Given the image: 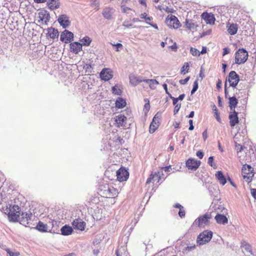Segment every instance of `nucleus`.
I'll return each instance as SVG.
<instances>
[{"mask_svg":"<svg viewBox=\"0 0 256 256\" xmlns=\"http://www.w3.org/2000/svg\"><path fill=\"white\" fill-rule=\"evenodd\" d=\"M100 195L106 198H115L119 194L118 189L116 188V184L113 182L102 184L99 187Z\"/></svg>","mask_w":256,"mask_h":256,"instance_id":"nucleus-1","label":"nucleus"},{"mask_svg":"<svg viewBox=\"0 0 256 256\" xmlns=\"http://www.w3.org/2000/svg\"><path fill=\"white\" fill-rule=\"evenodd\" d=\"M8 218L10 221L16 222L18 221L20 215V208L18 205H10L6 210Z\"/></svg>","mask_w":256,"mask_h":256,"instance_id":"nucleus-2","label":"nucleus"},{"mask_svg":"<svg viewBox=\"0 0 256 256\" xmlns=\"http://www.w3.org/2000/svg\"><path fill=\"white\" fill-rule=\"evenodd\" d=\"M242 174L244 179L248 183H250L252 181L254 174V168L249 164H244L242 169Z\"/></svg>","mask_w":256,"mask_h":256,"instance_id":"nucleus-3","label":"nucleus"},{"mask_svg":"<svg viewBox=\"0 0 256 256\" xmlns=\"http://www.w3.org/2000/svg\"><path fill=\"white\" fill-rule=\"evenodd\" d=\"M248 58V53L244 48L238 49L235 54L234 63L237 64H244Z\"/></svg>","mask_w":256,"mask_h":256,"instance_id":"nucleus-4","label":"nucleus"},{"mask_svg":"<svg viewBox=\"0 0 256 256\" xmlns=\"http://www.w3.org/2000/svg\"><path fill=\"white\" fill-rule=\"evenodd\" d=\"M212 218L210 214L206 213L199 216L193 223V225L200 228H204L209 224V220Z\"/></svg>","mask_w":256,"mask_h":256,"instance_id":"nucleus-5","label":"nucleus"},{"mask_svg":"<svg viewBox=\"0 0 256 256\" xmlns=\"http://www.w3.org/2000/svg\"><path fill=\"white\" fill-rule=\"evenodd\" d=\"M212 236V232L211 231L204 230L198 236L196 242L200 245H203L210 240Z\"/></svg>","mask_w":256,"mask_h":256,"instance_id":"nucleus-6","label":"nucleus"},{"mask_svg":"<svg viewBox=\"0 0 256 256\" xmlns=\"http://www.w3.org/2000/svg\"><path fill=\"white\" fill-rule=\"evenodd\" d=\"M166 22L170 28L178 29L181 26V24L178 18L174 15H168L166 19Z\"/></svg>","mask_w":256,"mask_h":256,"instance_id":"nucleus-7","label":"nucleus"},{"mask_svg":"<svg viewBox=\"0 0 256 256\" xmlns=\"http://www.w3.org/2000/svg\"><path fill=\"white\" fill-rule=\"evenodd\" d=\"M161 119V114L158 112L153 118L151 122L149 132L150 134H153L158 128L160 124V120Z\"/></svg>","mask_w":256,"mask_h":256,"instance_id":"nucleus-8","label":"nucleus"},{"mask_svg":"<svg viewBox=\"0 0 256 256\" xmlns=\"http://www.w3.org/2000/svg\"><path fill=\"white\" fill-rule=\"evenodd\" d=\"M129 176V173L124 168L121 167L116 172V179L120 182L126 181Z\"/></svg>","mask_w":256,"mask_h":256,"instance_id":"nucleus-9","label":"nucleus"},{"mask_svg":"<svg viewBox=\"0 0 256 256\" xmlns=\"http://www.w3.org/2000/svg\"><path fill=\"white\" fill-rule=\"evenodd\" d=\"M228 81L230 86L236 88L240 81L239 76L235 71H231L228 76Z\"/></svg>","mask_w":256,"mask_h":256,"instance_id":"nucleus-10","label":"nucleus"},{"mask_svg":"<svg viewBox=\"0 0 256 256\" xmlns=\"http://www.w3.org/2000/svg\"><path fill=\"white\" fill-rule=\"evenodd\" d=\"M162 172L159 171L151 174L149 178L147 179L146 184H148L152 182V181L153 183H158L161 180L162 175Z\"/></svg>","mask_w":256,"mask_h":256,"instance_id":"nucleus-11","label":"nucleus"},{"mask_svg":"<svg viewBox=\"0 0 256 256\" xmlns=\"http://www.w3.org/2000/svg\"><path fill=\"white\" fill-rule=\"evenodd\" d=\"M202 18L206 22V24L214 25L216 18L214 16L212 13L204 12L201 15Z\"/></svg>","mask_w":256,"mask_h":256,"instance_id":"nucleus-12","label":"nucleus"},{"mask_svg":"<svg viewBox=\"0 0 256 256\" xmlns=\"http://www.w3.org/2000/svg\"><path fill=\"white\" fill-rule=\"evenodd\" d=\"M73 38V33L68 30H64L60 34V40L66 44L72 41Z\"/></svg>","mask_w":256,"mask_h":256,"instance_id":"nucleus-13","label":"nucleus"},{"mask_svg":"<svg viewBox=\"0 0 256 256\" xmlns=\"http://www.w3.org/2000/svg\"><path fill=\"white\" fill-rule=\"evenodd\" d=\"M127 120L126 117L122 114H118L114 118L116 126L117 128L124 127L126 126Z\"/></svg>","mask_w":256,"mask_h":256,"instance_id":"nucleus-14","label":"nucleus"},{"mask_svg":"<svg viewBox=\"0 0 256 256\" xmlns=\"http://www.w3.org/2000/svg\"><path fill=\"white\" fill-rule=\"evenodd\" d=\"M186 166L189 170H196L200 166V162L194 158H188L186 162Z\"/></svg>","mask_w":256,"mask_h":256,"instance_id":"nucleus-15","label":"nucleus"},{"mask_svg":"<svg viewBox=\"0 0 256 256\" xmlns=\"http://www.w3.org/2000/svg\"><path fill=\"white\" fill-rule=\"evenodd\" d=\"M32 216V214L31 212H20V215L18 222H20L21 224L24 225L28 224L29 223V221L30 220Z\"/></svg>","mask_w":256,"mask_h":256,"instance_id":"nucleus-16","label":"nucleus"},{"mask_svg":"<svg viewBox=\"0 0 256 256\" xmlns=\"http://www.w3.org/2000/svg\"><path fill=\"white\" fill-rule=\"evenodd\" d=\"M38 22H41L42 24H46L50 20V16L47 11L41 10L38 13Z\"/></svg>","mask_w":256,"mask_h":256,"instance_id":"nucleus-17","label":"nucleus"},{"mask_svg":"<svg viewBox=\"0 0 256 256\" xmlns=\"http://www.w3.org/2000/svg\"><path fill=\"white\" fill-rule=\"evenodd\" d=\"M112 76L113 72L110 68H104L100 73V78L105 81L110 80Z\"/></svg>","mask_w":256,"mask_h":256,"instance_id":"nucleus-18","label":"nucleus"},{"mask_svg":"<svg viewBox=\"0 0 256 256\" xmlns=\"http://www.w3.org/2000/svg\"><path fill=\"white\" fill-rule=\"evenodd\" d=\"M72 226L74 229L84 230L86 227V223L80 218H76L72 222Z\"/></svg>","mask_w":256,"mask_h":256,"instance_id":"nucleus-19","label":"nucleus"},{"mask_svg":"<svg viewBox=\"0 0 256 256\" xmlns=\"http://www.w3.org/2000/svg\"><path fill=\"white\" fill-rule=\"evenodd\" d=\"M228 118L230 120V124L232 128L238 123L239 121L238 116V113L235 111V110H234L233 112H230Z\"/></svg>","mask_w":256,"mask_h":256,"instance_id":"nucleus-20","label":"nucleus"},{"mask_svg":"<svg viewBox=\"0 0 256 256\" xmlns=\"http://www.w3.org/2000/svg\"><path fill=\"white\" fill-rule=\"evenodd\" d=\"M46 31V37L48 38H50L53 40L58 38L59 36V32L56 29L50 27L48 28Z\"/></svg>","mask_w":256,"mask_h":256,"instance_id":"nucleus-21","label":"nucleus"},{"mask_svg":"<svg viewBox=\"0 0 256 256\" xmlns=\"http://www.w3.org/2000/svg\"><path fill=\"white\" fill-rule=\"evenodd\" d=\"M58 21L64 28L68 26L70 24L68 17L66 14L60 15L58 18Z\"/></svg>","mask_w":256,"mask_h":256,"instance_id":"nucleus-22","label":"nucleus"},{"mask_svg":"<svg viewBox=\"0 0 256 256\" xmlns=\"http://www.w3.org/2000/svg\"><path fill=\"white\" fill-rule=\"evenodd\" d=\"M185 23L186 28L192 32L196 31L197 28L198 27L196 22L191 19H186Z\"/></svg>","mask_w":256,"mask_h":256,"instance_id":"nucleus-23","label":"nucleus"},{"mask_svg":"<svg viewBox=\"0 0 256 256\" xmlns=\"http://www.w3.org/2000/svg\"><path fill=\"white\" fill-rule=\"evenodd\" d=\"M226 28L229 34L234 35L236 34L238 30V25L236 24L228 22L226 24Z\"/></svg>","mask_w":256,"mask_h":256,"instance_id":"nucleus-24","label":"nucleus"},{"mask_svg":"<svg viewBox=\"0 0 256 256\" xmlns=\"http://www.w3.org/2000/svg\"><path fill=\"white\" fill-rule=\"evenodd\" d=\"M82 50V44L78 42H72L70 44V50L71 52L78 54Z\"/></svg>","mask_w":256,"mask_h":256,"instance_id":"nucleus-25","label":"nucleus"},{"mask_svg":"<svg viewBox=\"0 0 256 256\" xmlns=\"http://www.w3.org/2000/svg\"><path fill=\"white\" fill-rule=\"evenodd\" d=\"M130 82L133 86H136L141 82H144V79H142L140 76H137L134 75H130L129 76Z\"/></svg>","mask_w":256,"mask_h":256,"instance_id":"nucleus-26","label":"nucleus"},{"mask_svg":"<svg viewBox=\"0 0 256 256\" xmlns=\"http://www.w3.org/2000/svg\"><path fill=\"white\" fill-rule=\"evenodd\" d=\"M214 218L216 222L218 224H226L228 222V218L224 215L217 214Z\"/></svg>","mask_w":256,"mask_h":256,"instance_id":"nucleus-27","label":"nucleus"},{"mask_svg":"<svg viewBox=\"0 0 256 256\" xmlns=\"http://www.w3.org/2000/svg\"><path fill=\"white\" fill-rule=\"evenodd\" d=\"M48 6L50 10H56L60 7V2L58 0H48Z\"/></svg>","mask_w":256,"mask_h":256,"instance_id":"nucleus-28","label":"nucleus"},{"mask_svg":"<svg viewBox=\"0 0 256 256\" xmlns=\"http://www.w3.org/2000/svg\"><path fill=\"white\" fill-rule=\"evenodd\" d=\"M216 177L219 182L222 186L226 184V178L221 171H218L216 174Z\"/></svg>","mask_w":256,"mask_h":256,"instance_id":"nucleus-29","label":"nucleus"},{"mask_svg":"<svg viewBox=\"0 0 256 256\" xmlns=\"http://www.w3.org/2000/svg\"><path fill=\"white\" fill-rule=\"evenodd\" d=\"M113 8H106L102 12V15L104 17L108 20H110L112 18V14Z\"/></svg>","mask_w":256,"mask_h":256,"instance_id":"nucleus-30","label":"nucleus"},{"mask_svg":"<svg viewBox=\"0 0 256 256\" xmlns=\"http://www.w3.org/2000/svg\"><path fill=\"white\" fill-rule=\"evenodd\" d=\"M60 231L62 235L68 236L72 234L73 230L71 226L65 225L61 228Z\"/></svg>","mask_w":256,"mask_h":256,"instance_id":"nucleus-31","label":"nucleus"},{"mask_svg":"<svg viewBox=\"0 0 256 256\" xmlns=\"http://www.w3.org/2000/svg\"><path fill=\"white\" fill-rule=\"evenodd\" d=\"M36 228L40 232H48V226L43 222L39 221L36 226Z\"/></svg>","mask_w":256,"mask_h":256,"instance_id":"nucleus-32","label":"nucleus"},{"mask_svg":"<svg viewBox=\"0 0 256 256\" xmlns=\"http://www.w3.org/2000/svg\"><path fill=\"white\" fill-rule=\"evenodd\" d=\"M116 107L118 108H122L126 106V102L124 98H118L116 101Z\"/></svg>","mask_w":256,"mask_h":256,"instance_id":"nucleus-33","label":"nucleus"},{"mask_svg":"<svg viewBox=\"0 0 256 256\" xmlns=\"http://www.w3.org/2000/svg\"><path fill=\"white\" fill-rule=\"evenodd\" d=\"M144 82L148 84L150 88L152 90L155 89L156 86L159 84L156 80L153 79H144Z\"/></svg>","mask_w":256,"mask_h":256,"instance_id":"nucleus-34","label":"nucleus"},{"mask_svg":"<svg viewBox=\"0 0 256 256\" xmlns=\"http://www.w3.org/2000/svg\"><path fill=\"white\" fill-rule=\"evenodd\" d=\"M238 104V100L234 96L229 98V106L231 110H234Z\"/></svg>","mask_w":256,"mask_h":256,"instance_id":"nucleus-35","label":"nucleus"},{"mask_svg":"<svg viewBox=\"0 0 256 256\" xmlns=\"http://www.w3.org/2000/svg\"><path fill=\"white\" fill-rule=\"evenodd\" d=\"M140 18L142 19H144L147 24H150V22H152L153 20L152 17L148 16L146 12L141 14H140Z\"/></svg>","mask_w":256,"mask_h":256,"instance_id":"nucleus-36","label":"nucleus"},{"mask_svg":"<svg viewBox=\"0 0 256 256\" xmlns=\"http://www.w3.org/2000/svg\"><path fill=\"white\" fill-rule=\"evenodd\" d=\"M240 246L242 248H244L246 252H248L252 254V247L246 241L242 242Z\"/></svg>","mask_w":256,"mask_h":256,"instance_id":"nucleus-37","label":"nucleus"},{"mask_svg":"<svg viewBox=\"0 0 256 256\" xmlns=\"http://www.w3.org/2000/svg\"><path fill=\"white\" fill-rule=\"evenodd\" d=\"M112 94L120 96L122 94V88H120L118 84H116L112 88Z\"/></svg>","mask_w":256,"mask_h":256,"instance_id":"nucleus-38","label":"nucleus"},{"mask_svg":"<svg viewBox=\"0 0 256 256\" xmlns=\"http://www.w3.org/2000/svg\"><path fill=\"white\" fill-rule=\"evenodd\" d=\"M237 154L238 157L240 161L242 163L247 160V156L246 154V150H244V152H238Z\"/></svg>","mask_w":256,"mask_h":256,"instance_id":"nucleus-39","label":"nucleus"},{"mask_svg":"<svg viewBox=\"0 0 256 256\" xmlns=\"http://www.w3.org/2000/svg\"><path fill=\"white\" fill-rule=\"evenodd\" d=\"M92 39L90 37L86 36L80 40V42H82V46L83 45L84 46H89L92 42Z\"/></svg>","mask_w":256,"mask_h":256,"instance_id":"nucleus-40","label":"nucleus"},{"mask_svg":"<svg viewBox=\"0 0 256 256\" xmlns=\"http://www.w3.org/2000/svg\"><path fill=\"white\" fill-rule=\"evenodd\" d=\"M189 67H190V64L188 62H184V64L182 66V68L180 69V73L182 74H186L188 72H189Z\"/></svg>","mask_w":256,"mask_h":256,"instance_id":"nucleus-41","label":"nucleus"},{"mask_svg":"<svg viewBox=\"0 0 256 256\" xmlns=\"http://www.w3.org/2000/svg\"><path fill=\"white\" fill-rule=\"evenodd\" d=\"M235 147L237 153L240 152H244V150H246V147L238 144L236 142H235Z\"/></svg>","mask_w":256,"mask_h":256,"instance_id":"nucleus-42","label":"nucleus"},{"mask_svg":"<svg viewBox=\"0 0 256 256\" xmlns=\"http://www.w3.org/2000/svg\"><path fill=\"white\" fill-rule=\"evenodd\" d=\"M144 101L146 102V104L144 106V110L145 113H147L150 109V101L148 98L144 99Z\"/></svg>","mask_w":256,"mask_h":256,"instance_id":"nucleus-43","label":"nucleus"},{"mask_svg":"<svg viewBox=\"0 0 256 256\" xmlns=\"http://www.w3.org/2000/svg\"><path fill=\"white\" fill-rule=\"evenodd\" d=\"M190 52L194 56H200V52L196 48H191Z\"/></svg>","mask_w":256,"mask_h":256,"instance_id":"nucleus-44","label":"nucleus"},{"mask_svg":"<svg viewBox=\"0 0 256 256\" xmlns=\"http://www.w3.org/2000/svg\"><path fill=\"white\" fill-rule=\"evenodd\" d=\"M110 44L114 46H115L116 48V52H119L120 50H121L123 48V46L122 44L120 43H118L116 44H113L112 43H110Z\"/></svg>","mask_w":256,"mask_h":256,"instance_id":"nucleus-45","label":"nucleus"},{"mask_svg":"<svg viewBox=\"0 0 256 256\" xmlns=\"http://www.w3.org/2000/svg\"><path fill=\"white\" fill-rule=\"evenodd\" d=\"M6 252L8 254V256H19L20 254L19 252H14L10 250V249H6Z\"/></svg>","mask_w":256,"mask_h":256,"instance_id":"nucleus-46","label":"nucleus"},{"mask_svg":"<svg viewBox=\"0 0 256 256\" xmlns=\"http://www.w3.org/2000/svg\"><path fill=\"white\" fill-rule=\"evenodd\" d=\"M198 88V80H196L194 83L193 88L191 91V94H192Z\"/></svg>","mask_w":256,"mask_h":256,"instance_id":"nucleus-47","label":"nucleus"},{"mask_svg":"<svg viewBox=\"0 0 256 256\" xmlns=\"http://www.w3.org/2000/svg\"><path fill=\"white\" fill-rule=\"evenodd\" d=\"M214 116L216 118L217 121L220 122L222 123V120L220 117V114L218 110H216V112H214Z\"/></svg>","mask_w":256,"mask_h":256,"instance_id":"nucleus-48","label":"nucleus"},{"mask_svg":"<svg viewBox=\"0 0 256 256\" xmlns=\"http://www.w3.org/2000/svg\"><path fill=\"white\" fill-rule=\"evenodd\" d=\"M190 78V77L188 76L187 78H184V80H179V82L181 84H185L188 82Z\"/></svg>","mask_w":256,"mask_h":256,"instance_id":"nucleus-49","label":"nucleus"},{"mask_svg":"<svg viewBox=\"0 0 256 256\" xmlns=\"http://www.w3.org/2000/svg\"><path fill=\"white\" fill-rule=\"evenodd\" d=\"M185 210L184 209V208H180L178 212V214L182 218L184 217L185 216Z\"/></svg>","mask_w":256,"mask_h":256,"instance_id":"nucleus-50","label":"nucleus"},{"mask_svg":"<svg viewBox=\"0 0 256 256\" xmlns=\"http://www.w3.org/2000/svg\"><path fill=\"white\" fill-rule=\"evenodd\" d=\"M174 106H174V114H177L178 112V110H180L181 105H180V104H177L176 105H174Z\"/></svg>","mask_w":256,"mask_h":256,"instance_id":"nucleus-51","label":"nucleus"},{"mask_svg":"<svg viewBox=\"0 0 256 256\" xmlns=\"http://www.w3.org/2000/svg\"><path fill=\"white\" fill-rule=\"evenodd\" d=\"M122 11L123 12H126L128 10H130V8L122 4L121 6Z\"/></svg>","mask_w":256,"mask_h":256,"instance_id":"nucleus-52","label":"nucleus"},{"mask_svg":"<svg viewBox=\"0 0 256 256\" xmlns=\"http://www.w3.org/2000/svg\"><path fill=\"white\" fill-rule=\"evenodd\" d=\"M196 156L200 159H202L204 156V154L201 150H198L196 152Z\"/></svg>","mask_w":256,"mask_h":256,"instance_id":"nucleus-53","label":"nucleus"},{"mask_svg":"<svg viewBox=\"0 0 256 256\" xmlns=\"http://www.w3.org/2000/svg\"><path fill=\"white\" fill-rule=\"evenodd\" d=\"M211 32H212V30H207L206 32H202L200 34V36L202 37V36H206V35L210 34H211Z\"/></svg>","mask_w":256,"mask_h":256,"instance_id":"nucleus-54","label":"nucleus"},{"mask_svg":"<svg viewBox=\"0 0 256 256\" xmlns=\"http://www.w3.org/2000/svg\"><path fill=\"white\" fill-rule=\"evenodd\" d=\"M164 10L166 12L168 13H173L174 12V10L172 8H170L168 6H166V8H164Z\"/></svg>","mask_w":256,"mask_h":256,"instance_id":"nucleus-55","label":"nucleus"},{"mask_svg":"<svg viewBox=\"0 0 256 256\" xmlns=\"http://www.w3.org/2000/svg\"><path fill=\"white\" fill-rule=\"evenodd\" d=\"M230 52V50L228 48H225L223 49V54L222 56H224Z\"/></svg>","mask_w":256,"mask_h":256,"instance_id":"nucleus-56","label":"nucleus"},{"mask_svg":"<svg viewBox=\"0 0 256 256\" xmlns=\"http://www.w3.org/2000/svg\"><path fill=\"white\" fill-rule=\"evenodd\" d=\"M251 194L253 197L256 199V189L252 188L251 189Z\"/></svg>","mask_w":256,"mask_h":256,"instance_id":"nucleus-57","label":"nucleus"},{"mask_svg":"<svg viewBox=\"0 0 256 256\" xmlns=\"http://www.w3.org/2000/svg\"><path fill=\"white\" fill-rule=\"evenodd\" d=\"M170 48L172 50H175V51L176 50H177V46H176V42H174L172 46H170Z\"/></svg>","mask_w":256,"mask_h":256,"instance_id":"nucleus-58","label":"nucleus"},{"mask_svg":"<svg viewBox=\"0 0 256 256\" xmlns=\"http://www.w3.org/2000/svg\"><path fill=\"white\" fill-rule=\"evenodd\" d=\"M213 160H214L213 156H210L208 158V163L210 166H212V164Z\"/></svg>","mask_w":256,"mask_h":256,"instance_id":"nucleus-59","label":"nucleus"},{"mask_svg":"<svg viewBox=\"0 0 256 256\" xmlns=\"http://www.w3.org/2000/svg\"><path fill=\"white\" fill-rule=\"evenodd\" d=\"M222 85V81L220 80H218L216 83V88L218 89H220L221 88Z\"/></svg>","mask_w":256,"mask_h":256,"instance_id":"nucleus-60","label":"nucleus"},{"mask_svg":"<svg viewBox=\"0 0 256 256\" xmlns=\"http://www.w3.org/2000/svg\"><path fill=\"white\" fill-rule=\"evenodd\" d=\"M171 98H172V103H173V104L174 105H176L177 104V102H178V98H175L174 97H171Z\"/></svg>","mask_w":256,"mask_h":256,"instance_id":"nucleus-61","label":"nucleus"},{"mask_svg":"<svg viewBox=\"0 0 256 256\" xmlns=\"http://www.w3.org/2000/svg\"><path fill=\"white\" fill-rule=\"evenodd\" d=\"M195 248H196V246H195V244H194L192 246H187L186 248V250L190 251V250L194 249Z\"/></svg>","mask_w":256,"mask_h":256,"instance_id":"nucleus-62","label":"nucleus"},{"mask_svg":"<svg viewBox=\"0 0 256 256\" xmlns=\"http://www.w3.org/2000/svg\"><path fill=\"white\" fill-rule=\"evenodd\" d=\"M202 136H203L204 140H206L207 138V137H208V134H207V130H205L203 132Z\"/></svg>","mask_w":256,"mask_h":256,"instance_id":"nucleus-63","label":"nucleus"},{"mask_svg":"<svg viewBox=\"0 0 256 256\" xmlns=\"http://www.w3.org/2000/svg\"><path fill=\"white\" fill-rule=\"evenodd\" d=\"M170 166L163 167L162 169L164 170L165 172H169Z\"/></svg>","mask_w":256,"mask_h":256,"instance_id":"nucleus-64","label":"nucleus"}]
</instances>
